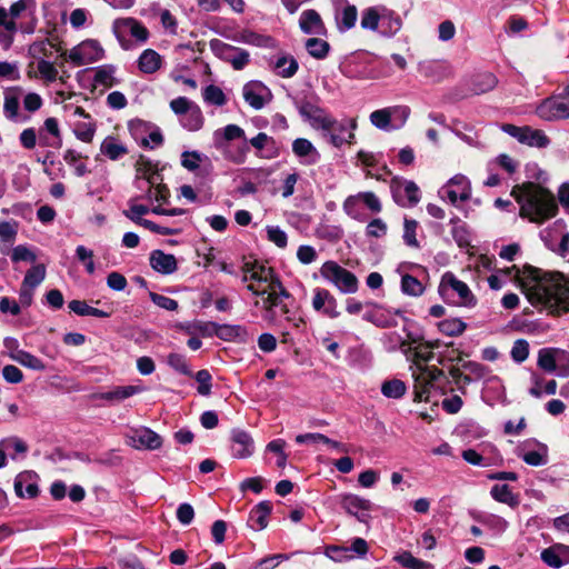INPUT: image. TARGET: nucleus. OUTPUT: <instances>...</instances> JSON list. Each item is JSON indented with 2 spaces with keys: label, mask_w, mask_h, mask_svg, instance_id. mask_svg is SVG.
Here are the masks:
<instances>
[{
  "label": "nucleus",
  "mask_w": 569,
  "mask_h": 569,
  "mask_svg": "<svg viewBox=\"0 0 569 569\" xmlns=\"http://www.w3.org/2000/svg\"><path fill=\"white\" fill-rule=\"evenodd\" d=\"M491 497L498 502L506 503L512 508L519 505V499L512 493L508 485H495L490 490Z\"/></svg>",
  "instance_id": "nucleus-44"
},
{
  "label": "nucleus",
  "mask_w": 569,
  "mask_h": 569,
  "mask_svg": "<svg viewBox=\"0 0 569 569\" xmlns=\"http://www.w3.org/2000/svg\"><path fill=\"white\" fill-rule=\"evenodd\" d=\"M440 192L456 206L459 201L463 202L470 199L471 183L466 176L458 173L441 188Z\"/></svg>",
  "instance_id": "nucleus-14"
},
{
  "label": "nucleus",
  "mask_w": 569,
  "mask_h": 569,
  "mask_svg": "<svg viewBox=\"0 0 569 569\" xmlns=\"http://www.w3.org/2000/svg\"><path fill=\"white\" fill-rule=\"evenodd\" d=\"M100 151L110 160H118L128 153V149L112 136L104 138L100 146Z\"/></svg>",
  "instance_id": "nucleus-39"
},
{
  "label": "nucleus",
  "mask_w": 569,
  "mask_h": 569,
  "mask_svg": "<svg viewBox=\"0 0 569 569\" xmlns=\"http://www.w3.org/2000/svg\"><path fill=\"white\" fill-rule=\"evenodd\" d=\"M14 492L19 498H34L38 496L39 488L37 482L32 480L31 472H20L14 478Z\"/></svg>",
  "instance_id": "nucleus-27"
},
{
  "label": "nucleus",
  "mask_w": 569,
  "mask_h": 569,
  "mask_svg": "<svg viewBox=\"0 0 569 569\" xmlns=\"http://www.w3.org/2000/svg\"><path fill=\"white\" fill-rule=\"evenodd\" d=\"M128 443L134 449H148L156 450L161 447V437L149 428H142L136 430L132 436L129 437Z\"/></svg>",
  "instance_id": "nucleus-23"
},
{
  "label": "nucleus",
  "mask_w": 569,
  "mask_h": 569,
  "mask_svg": "<svg viewBox=\"0 0 569 569\" xmlns=\"http://www.w3.org/2000/svg\"><path fill=\"white\" fill-rule=\"evenodd\" d=\"M158 178H159V176L156 173H152L147 178V183L149 184V189L146 194V198L150 199V200L154 199L156 201H159V202L160 201L166 202L169 198L168 188L163 184H157L154 190L152 189V187L157 183Z\"/></svg>",
  "instance_id": "nucleus-48"
},
{
  "label": "nucleus",
  "mask_w": 569,
  "mask_h": 569,
  "mask_svg": "<svg viewBox=\"0 0 569 569\" xmlns=\"http://www.w3.org/2000/svg\"><path fill=\"white\" fill-rule=\"evenodd\" d=\"M167 363L177 372L184 376H192V371L187 362V359L183 355L171 352L167 357Z\"/></svg>",
  "instance_id": "nucleus-55"
},
{
  "label": "nucleus",
  "mask_w": 569,
  "mask_h": 569,
  "mask_svg": "<svg viewBox=\"0 0 569 569\" xmlns=\"http://www.w3.org/2000/svg\"><path fill=\"white\" fill-rule=\"evenodd\" d=\"M247 289L251 291L253 295L263 297L266 293L271 295L274 293L278 297V300H281V298H289V292L286 290V288L282 286L281 281L278 277L273 279V281L270 283L269 287L259 288L253 283H249L247 286Z\"/></svg>",
  "instance_id": "nucleus-40"
},
{
  "label": "nucleus",
  "mask_w": 569,
  "mask_h": 569,
  "mask_svg": "<svg viewBox=\"0 0 569 569\" xmlns=\"http://www.w3.org/2000/svg\"><path fill=\"white\" fill-rule=\"evenodd\" d=\"M239 41L257 47H269L272 42V39L268 36H262L252 31L244 30L240 33Z\"/></svg>",
  "instance_id": "nucleus-57"
},
{
  "label": "nucleus",
  "mask_w": 569,
  "mask_h": 569,
  "mask_svg": "<svg viewBox=\"0 0 569 569\" xmlns=\"http://www.w3.org/2000/svg\"><path fill=\"white\" fill-rule=\"evenodd\" d=\"M439 293L443 299L452 300L463 307H473L477 302L468 284L459 280L453 273L446 272L439 284Z\"/></svg>",
  "instance_id": "nucleus-4"
},
{
  "label": "nucleus",
  "mask_w": 569,
  "mask_h": 569,
  "mask_svg": "<svg viewBox=\"0 0 569 569\" xmlns=\"http://www.w3.org/2000/svg\"><path fill=\"white\" fill-rule=\"evenodd\" d=\"M497 84L496 77L490 72L478 74L473 82V92L477 94L492 90Z\"/></svg>",
  "instance_id": "nucleus-53"
},
{
  "label": "nucleus",
  "mask_w": 569,
  "mask_h": 569,
  "mask_svg": "<svg viewBox=\"0 0 569 569\" xmlns=\"http://www.w3.org/2000/svg\"><path fill=\"white\" fill-rule=\"evenodd\" d=\"M217 147H222L223 141L230 142L237 139H242L247 142L244 130L238 124H228L222 129L216 130L213 133Z\"/></svg>",
  "instance_id": "nucleus-34"
},
{
  "label": "nucleus",
  "mask_w": 569,
  "mask_h": 569,
  "mask_svg": "<svg viewBox=\"0 0 569 569\" xmlns=\"http://www.w3.org/2000/svg\"><path fill=\"white\" fill-rule=\"evenodd\" d=\"M401 27V18L395 11L383 6L382 18L380 21L381 36L391 38L400 31Z\"/></svg>",
  "instance_id": "nucleus-30"
},
{
  "label": "nucleus",
  "mask_w": 569,
  "mask_h": 569,
  "mask_svg": "<svg viewBox=\"0 0 569 569\" xmlns=\"http://www.w3.org/2000/svg\"><path fill=\"white\" fill-rule=\"evenodd\" d=\"M395 201L401 207H415L420 201L419 187L413 181L392 184Z\"/></svg>",
  "instance_id": "nucleus-21"
},
{
  "label": "nucleus",
  "mask_w": 569,
  "mask_h": 569,
  "mask_svg": "<svg viewBox=\"0 0 569 569\" xmlns=\"http://www.w3.org/2000/svg\"><path fill=\"white\" fill-rule=\"evenodd\" d=\"M18 233L17 221H0V241L12 244Z\"/></svg>",
  "instance_id": "nucleus-61"
},
{
  "label": "nucleus",
  "mask_w": 569,
  "mask_h": 569,
  "mask_svg": "<svg viewBox=\"0 0 569 569\" xmlns=\"http://www.w3.org/2000/svg\"><path fill=\"white\" fill-rule=\"evenodd\" d=\"M39 140L46 147H57L60 144V129L56 118L46 119L43 128L39 131Z\"/></svg>",
  "instance_id": "nucleus-29"
},
{
  "label": "nucleus",
  "mask_w": 569,
  "mask_h": 569,
  "mask_svg": "<svg viewBox=\"0 0 569 569\" xmlns=\"http://www.w3.org/2000/svg\"><path fill=\"white\" fill-rule=\"evenodd\" d=\"M46 273L44 264H36L26 272L22 284L36 289L44 280Z\"/></svg>",
  "instance_id": "nucleus-52"
},
{
  "label": "nucleus",
  "mask_w": 569,
  "mask_h": 569,
  "mask_svg": "<svg viewBox=\"0 0 569 569\" xmlns=\"http://www.w3.org/2000/svg\"><path fill=\"white\" fill-rule=\"evenodd\" d=\"M305 46L308 53L316 59H325L330 51L329 42L318 37L307 39Z\"/></svg>",
  "instance_id": "nucleus-46"
},
{
  "label": "nucleus",
  "mask_w": 569,
  "mask_h": 569,
  "mask_svg": "<svg viewBox=\"0 0 569 569\" xmlns=\"http://www.w3.org/2000/svg\"><path fill=\"white\" fill-rule=\"evenodd\" d=\"M407 391L406 383L399 379L387 380L381 385V393L391 399H399Z\"/></svg>",
  "instance_id": "nucleus-49"
},
{
  "label": "nucleus",
  "mask_w": 569,
  "mask_h": 569,
  "mask_svg": "<svg viewBox=\"0 0 569 569\" xmlns=\"http://www.w3.org/2000/svg\"><path fill=\"white\" fill-rule=\"evenodd\" d=\"M401 290L408 296L419 297L423 293L425 288L417 278L410 274H405L401 278Z\"/></svg>",
  "instance_id": "nucleus-54"
},
{
  "label": "nucleus",
  "mask_w": 569,
  "mask_h": 569,
  "mask_svg": "<svg viewBox=\"0 0 569 569\" xmlns=\"http://www.w3.org/2000/svg\"><path fill=\"white\" fill-rule=\"evenodd\" d=\"M36 10V0H18L12 3L9 12L0 7V44L9 48L13 42V36L17 32L14 19L23 13L33 14Z\"/></svg>",
  "instance_id": "nucleus-3"
},
{
  "label": "nucleus",
  "mask_w": 569,
  "mask_h": 569,
  "mask_svg": "<svg viewBox=\"0 0 569 569\" xmlns=\"http://www.w3.org/2000/svg\"><path fill=\"white\" fill-rule=\"evenodd\" d=\"M74 136L82 142H91L96 133V122L90 118L73 124Z\"/></svg>",
  "instance_id": "nucleus-47"
},
{
  "label": "nucleus",
  "mask_w": 569,
  "mask_h": 569,
  "mask_svg": "<svg viewBox=\"0 0 569 569\" xmlns=\"http://www.w3.org/2000/svg\"><path fill=\"white\" fill-rule=\"evenodd\" d=\"M218 323L213 321H196L188 326L187 330L189 333H199L203 337L217 336Z\"/></svg>",
  "instance_id": "nucleus-56"
},
{
  "label": "nucleus",
  "mask_w": 569,
  "mask_h": 569,
  "mask_svg": "<svg viewBox=\"0 0 569 569\" xmlns=\"http://www.w3.org/2000/svg\"><path fill=\"white\" fill-rule=\"evenodd\" d=\"M161 56L152 49H146L138 59V68L142 73H154L161 68Z\"/></svg>",
  "instance_id": "nucleus-33"
},
{
  "label": "nucleus",
  "mask_w": 569,
  "mask_h": 569,
  "mask_svg": "<svg viewBox=\"0 0 569 569\" xmlns=\"http://www.w3.org/2000/svg\"><path fill=\"white\" fill-rule=\"evenodd\" d=\"M538 366L545 371L552 372L559 368V376H569V353L560 349H541L538 353Z\"/></svg>",
  "instance_id": "nucleus-12"
},
{
  "label": "nucleus",
  "mask_w": 569,
  "mask_h": 569,
  "mask_svg": "<svg viewBox=\"0 0 569 569\" xmlns=\"http://www.w3.org/2000/svg\"><path fill=\"white\" fill-rule=\"evenodd\" d=\"M293 103L303 120L309 122L313 129H329L333 124L331 116L313 101L302 98L295 99Z\"/></svg>",
  "instance_id": "nucleus-8"
},
{
  "label": "nucleus",
  "mask_w": 569,
  "mask_h": 569,
  "mask_svg": "<svg viewBox=\"0 0 569 569\" xmlns=\"http://www.w3.org/2000/svg\"><path fill=\"white\" fill-rule=\"evenodd\" d=\"M113 32L123 49H128V36L133 37L140 42H146L149 37V31L147 28L133 18L117 19L113 22Z\"/></svg>",
  "instance_id": "nucleus-11"
},
{
  "label": "nucleus",
  "mask_w": 569,
  "mask_h": 569,
  "mask_svg": "<svg viewBox=\"0 0 569 569\" xmlns=\"http://www.w3.org/2000/svg\"><path fill=\"white\" fill-rule=\"evenodd\" d=\"M331 121L333 124L329 129H322V131L329 134L330 142L335 147H341L343 143H352L357 120L343 119L342 121H337L331 117Z\"/></svg>",
  "instance_id": "nucleus-16"
},
{
  "label": "nucleus",
  "mask_w": 569,
  "mask_h": 569,
  "mask_svg": "<svg viewBox=\"0 0 569 569\" xmlns=\"http://www.w3.org/2000/svg\"><path fill=\"white\" fill-rule=\"evenodd\" d=\"M261 301H256V306H261V309L263 311L262 318L268 323H276L277 322V312L276 309L281 306V300H278V297L274 293L268 295L261 297Z\"/></svg>",
  "instance_id": "nucleus-37"
},
{
  "label": "nucleus",
  "mask_w": 569,
  "mask_h": 569,
  "mask_svg": "<svg viewBox=\"0 0 569 569\" xmlns=\"http://www.w3.org/2000/svg\"><path fill=\"white\" fill-rule=\"evenodd\" d=\"M418 71L431 82H441L452 74L451 66L445 60L422 61L418 64Z\"/></svg>",
  "instance_id": "nucleus-20"
},
{
  "label": "nucleus",
  "mask_w": 569,
  "mask_h": 569,
  "mask_svg": "<svg viewBox=\"0 0 569 569\" xmlns=\"http://www.w3.org/2000/svg\"><path fill=\"white\" fill-rule=\"evenodd\" d=\"M150 266L162 274H170L177 270V260L173 254L164 253L162 250H153L150 253Z\"/></svg>",
  "instance_id": "nucleus-26"
},
{
  "label": "nucleus",
  "mask_w": 569,
  "mask_h": 569,
  "mask_svg": "<svg viewBox=\"0 0 569 569\" xmlns=\"http://www.w3.org/2000/svg\"><path fill=\"white\" fill-rule=\"evenodd\" d=\"M439 328L445 335L453 337L459 336L465 331L466 323L460 319H449L441 321L439 323Z\"/></svg>",
  "instance_id": "nucleus-63"
},
{
  "label": "nucleus",
  "mask_w": 569,
  "mask_h": 569,
  "mask_svg": "<svg viewBox=\"0 0 569 569\" xmlns=\"http://www.w3.org/2000/svg\"><path fill=\"white\" fill-rule=\"evenodd\" d=\"M212 52L220 59L230 62L234 70L243 69L249 62V52L244 49L233 47L219 39L210 42Z\"/></svg>",
  "instance_id": "nucleus-10"
},
{
  "label": "nucleus",
  "mask_w": 569,
  "mask_h": 569,
  "mask_svg": "<svg viewBox=\"0 0 569 569\" xmlns=\"http://www.w3.org/2000/svg\"><path fill=\"white\" fill-rule=\"evenodd\" d=\"M395 560L408 569H433V565L413 557L409 551H403L396 556Z\"/></svg>",
  "instance_id": "nucleus-50"
},
{
  "label": "nucleus",
  "mask_w": 569,
  "mask_h": 569,
  "mask_svg": "<svg viewBox=\"0 0 569 569\" xmlns=\"http://www.w3.org/2000/svg\"><path fill=\"white\" fill-rule=\"evenodd\" d=\"M148 212L149 208L147 206L137 204L132 201L129 202V209L123 210V214L139 226H142V222L147 221V219H143L142 216L147 214Z\"/></svg>",
  "instance_id": "nucleus-59"
},
{
  "label": "nucleus",
  "mask_w": 569,
  "mask_h": 569,
  "mask_svg": "<svg viewBox=\"0 0 569 569\" xmlns=\"http://www.w3.org/2000/svg\"><path fill=\"white\" fill-rule=\"evenodd\" d=\"M293 153L301 159L303 164H315L318 162L320 154L315 146L305 138H298L292 142Z\"/></svg>",
  "instance_id": "nucleus-25"
},
{
  "label": "nucleus",
  "mask_w": 569,
  "mask_h": 569,
  "mask_svg": "<svg viewBox=\"0 0 569 569\" xmlns=\"http://www.w3.org/2000/svg\"><path fill=\"white\" fill-rule=\"evenodd\" d=\"M529 278L521 282V288L531 305L541 306L555 317L569 312L568 277L560 272L532 269Z\"/></svg>",
  "instance_id": "nucleus-1"
},
{
  "label": "nucleus",
  "mask_w": 569,
  "mask_h": 569,
  "mask_svg": "<svg viewBox=\"0 0 569 569\" xmlns=\"http://www.w3.org/2000/svg\"><path fill=\"white\" fill-rule=\"evenodd\" d=\"M64 56L74 66L79 67L101 60L104 56V50L97 40L89 39L73 47Z\"/></svg>",
  "instance_id": "nucleus-9"
},
{
  "label": "nucleus",
  "mask_w": 569,
  "mask_h": 569,
  "mask_svg": "<svg viewBox=\"0 0 569 569\" xmlns=\"http://www.w3.org/2000/svg\"><path fill=\"white\" fill-rule=\"evenodd\" d=\"M320 274L342 293H355L358 290L359 282L356 274L336 261H326L320 268Z\"/></svg>",
  "instance_id": "nucleus-5"
},
{
  "label": "nucleus",
  "mask_w": 569,
  "mask_h": 569,
  "mask_svg": "<svg viewBox=\"0 0 569 569\" xmlns=\"http://www.w3.org/2000/svg\"><path fill=\"white\" fill-rule=\"evenodd\" d=\"M358 11L356 6L347 4L339 14H337V27L339 31L345 32L356 26Z\"/></svg>",
  "instance_id": "nucleus-43"
},
{
  "label": "nucleus",
  "mask_w": 569,
  "mask_h": 569,
  "mask_svg": "<svg viewBox=\"0 0 569 569\" xmlns=\"http://www.w3.org/2000/svg\"><path fill=\"white\" fill-rule=\"evenodd\" d=\"M383 6L369 7L362 10L360 26L365 30L377 31L380 27Z\"/></svg>",
  "instance_id": "nucleus-35"
},
{
  "label": "nucleus",
  "mask_w": 569,
  "mask_h": 569,
  "mask_svg": "<svg viewBox=\"0 0 569 569\" xmlns=\"http://www.w3.org/2000/svg\"><path fill=\"white\" fill-rule=\"evenodd\" d=\"M68 307L78 316H92L97 318H107L110 316L109 312L93 308L82 300H71Z\"/></svg>",
  "instance_id": "nucleus-45"
},
{
  "label": "nucleus",
  "mask_w": 569,
  "mask_h": 569,
  "mask_svg": "<svg viewBox=\"0 0 569 569\" xmlns=\"http://www.w3.org/2000/svg\"><path fill=\"white\" fill-rule=\"evenodd\" d=\"M0 447L6 451L13 450L16 455H24L28 451L27 443L16 436L1 439Z\"/></svg>",
  "instance_id": "nucleus-58"
},
{
  "label": "nucleus",
  "mask_w": 569,
  "mask_h": 569,
  "mask_svg": "<svg viewBox=\"0 0 569 569\" xmlns=\"http://www.w3.org/2000/svg\"><path fill=\"white\" fill-rule=\"evenodd\" d=\"M289 556L286 553H277L268 556L254 563L253 569H274L282 561L288 560Z\"/></svg>",
  "instance_id": "nucleus-64"
},
{
  "label": "nucleus",
  "mask_w": 569,
  "mask_h": 569,
  "mask_svg": "<svg viewBox=\"0 0 569 569\" xmlns=\"http://www.w3.org/2000/svg\"><path fill=\"white\" fill-rule=\"evenodd\" d=\"M244 101L253 109L260 110L271 99L270 90L260 81H250L243 86Z\"/></svg>",
  "instance_id": "nucleus-19"
},
{
  "label": "nucleus",
  "mask_w": 569,
  "mask_h": 569,
  "mask_svg": "<svg viewBox=\"0 0 569 569\" xmlns=\"http://www.w3.org/2000/svg\"><path fill=\"white\" fill-rule=\"evenodd\" d=\"M223 341L244 343L248 341V330L240 325H219L217 327V336Z\"/></svg>",
  "instance_id": "nucleus-28"
},
{
  "label": "nucleus",
  "mask_w": 569,
  "mask_h": 569,
  "mask_svg": "<svg viewBox=\"0 0 569 569\" xmlns=\"http://www.w3.org/2000/svg\"><path fill=\"white\" fill-rule=\"evenodd\" d=\"M536 112L547 121L569 119V86L563 93L545 99Z\"/></svg>",
  "instance_id": "nucleus-7"
},
{
  "label": "nucleus",
  "mask_w": 569,
  "mask_h": 569,
  "mask_svg": "<svg viewBox=\"0 0 569 569\" xmlns=\"http://www.w3.org/2000/svg\"><path fill=\"white\" fill-rule=\"evenodd\" d=\"M9 356L13 361L29 369L38 371H42L46 369V366L41 359L22 349L16 348L10 352Z\"/></svg>",
  "instance_id": "nucleus-38"
},
{
  "label": "nucleus",
  "mask_w": 569,
  "mask_h": 569,
  "mask_svg": "<svg viewBox=\"0 0 569 569\" xmlns=\"http://www.w3.org/2000/svg\"><path fill=\"white\" fill-rule=\"evenodd\" d=\"M299 28L306 34L326 36L327 28L315 9H307L299 17Z\"/></svg>",
  "instance_id": "nucleus-24"
},
{
  "label": "nucleus",
  "mask_w": 569,
  "mask_h": 569,
  "mask_svg": "<svg viewBox=\"0 0 569 569\" xmlns=\"http://www.w3.org/2000/svg\"><path fill=\"white\" fill-rule=\"evenodd\" d=\"M116 67L112 64H103L96 69L93 83L96 87L111 88L117 81L114 78Z\"/></svg>",
  "instance_id": "nucleus-42"
},
{
  "label": "nucleus",
  "mask_w": 569,
  "mask_h": 569,
  "mask_svg": "<svg viewBox=\"0 0 569 569\" xmlns=\"http://www.w3.org/2000/svg\"><path fill=\"white\" fill-rule=\"evenodd\" d=\"M502 130L509 136L516 138L520 143L529 147L545 148L550 140L542 130L532 129L530 127H517L515 124H503Z\"/></svg>",
  "instance_id": "nucleus-13"
},
{
  "label": "nucleus",
  "mask_w": 569,
  "mask_h": 569,
  "mask_svg": "<svg viewBox=\"0 0 569 569\" xmlns=\"http://www.w3.org/2000/svg\"><path fill=\"white\" fill-rule=\"evenodd\" d=\"M196 381L198 382L197 391L201 396H209L211 393L212 388V377L211 373L207 369L199 370L196 376Z\"/></svg>",
  "instance_id": "nucleus-60"
},
{
  "label": "nucleus",
  "mask_w": 569,
  "mask_h": 569,
  "mask_svg": "<svg viewBox=\"0 0 569 569\" xmlns=\"http://www.w3.org/2000/svg\"><path fill=\"white\" fill-rule=\"evenodd\" d=\"M219 148L222 150L223 157L236 164L244 163L249 153L248 142L241 144L222 143V147Z\"/></svg>",
  "instance_id": "nucleus-36"
},
{
  "label": "nucleus",
  "mask_w": 569,
  "mask_h": 569,
  "mask_svg": "<svg viewBox=\"0 0 569 569\" xmlns=\"http://www.w3.org/2000/svg\"><path fill=\"white\" fill-rule=\"evenodd\" d=\"M511 196L519 204V216L530 222L541 224L558 212L553 193L539 183L517 184L512 188Z\"/></svg>",
  "instance_id": "nucleus-2"
},
{
  "label": "nucleus",
  "mask_w": 569,
  "mask_h": 569,
  "mask_svg": "<svg viewBox=\"0 0 569 569\" xmlns=\"http://www.w3.org/2000/svg\"><path fill=\"white\" fill-rule=\"evenodd\" d=\"M312 292L311 306L315 311L330 319H336L340 316L337 299L329 290L317 287Z\"/></svg>",
  "instance_id": "nucleus-17"
},
{
  "label": "nucleus",
  "mask_w": 569,
  "mask_h": 569,
  "mask_svg": "<svg viewBox=\"0 0 569 569\" xmlns=\"http://www.w3.org/2000/svg\"><path fill=\"white\" fill-rule=\"evenodd\" d=\"M298 61L292 56H281L273 64V70L282 78L293 77L298 71Z\"/></svg>",
  "instance_id": "nucleus-41"
},
{
  "label": "nucleus",
  "mask_w": 569,
  "mask_h": 569,
  "mask_svg": "<svg viewBox=\"0 0 569 569\" xmlns=\"http://www.w3.org/2000/svg\"><path fill=\"white\" fill-rule=\"evenodd\" d=\"M339 501L346 512L356 517L360 522L367 523L369 521V512L373 507L370 500L357 495L345 493L339 497Z\"/></svg>",
  "instance_id": "nucleus-15"
},
{
  "label": "nucleus",
  "mask_w": 569,
  "mask_h": 569,
  "mask_svg": "<svg viewBox=\"0 0 569 569\" xmlns=\"http://www.w3.org/2000/svg\"><path fill=\"white\" fill-rule=\"evenodd\" d=\"M181 124L189 131H197L202 127L203 117L197 104L181 118Z\"/></svg>",
  "instance_id": "nucleus-51"
},
{
  "label": "nucleus",
  "mask_w": 569,
  "mask_h": 569,
  "mask_svg": "<svg viewBox=\"0 0 569 569\" xmlns=\"http://www.w3.org/2000/svg\"><path fill=\"white\" fill-rule=\"evenodd\" d=\"M144 390L146 388L142 386H119L112 390L100 393L98 398L110 402H120Z\"/></svg>",
  "instance_id": "nucleus-31"
},
{
  "label": "nucleus",
  "mask_w": 569,
  "mask_h": 569,
  "mask_svg": "<svg viewBox=\"0 0 569 569\" xmlns=\"http://www.w3.org/2000/svg\"><path fill=\"white\" fill-rule=\"evenodd\" d=\"M410 109L406 106H395L376 110L370 113V122L380 130L400 129L407 121Z\"/></svg>",
  "instance_id": "nucleus-6"
},
{
  "label": "nucleus",
  "mask_w": 569,
  "mask_h": 569,
  "mask_svg": "<svg viewBox=\"0 0 569 569\" xmlns=\"http://www.w3.org/2000/svg\"><path fill=\"white\" fill-rule=\"evenodd\" d=\"M272 510V506L269 501L259 502L249 515V525L254 530H262L268 525V516Z\"/></svg>",
  "instance_id": "nucleus-32"
},
{
  "label": "nucleus",
  "mask_w": 569,
  "mask_h": 569,
  "mask_svg": "<svg viewBox=\"0 0 569 569\" xmlns=\"http://www.w3.org/2000/svg\"><path fill=\"white\" fill-rule=\"evenodd\" d=\"M231 452L234 458L243 459L253 453L254 442L252 437L244 430L233 429L231 431Z\"/></svg>",
  "instance_id": "nucleus-22"
},
{
  "label": "nucleus",
  "mask_w": 569,
  "mask_h": 569,
  "mask_svg": "<svg viewBox=\"0 0 569 569\" xmlns=\"http://www.w3.org/2000/svg\"><path fill=\"white\" fill-rule=\"evenodd\" d=\"M276 278L273 270L271 268H267L257 261L246 262L243 266V276L242 281L256 284L259 288L269 287L270 283Z\"/></svg>",
  "instance_id": "nucleus-18"
},
{
  "label": "nucleus",
  "mask_w": 569,
  "mask_h": 569,
  "mask_svg": "<svg viewBox=\"0 0 569 569\" xmlns=\"http://www.w3.org/2000/svg\"><path fill=\"white\" fill-rule=\"evenodd\" d=\"M203 99L208 103L214 104V106H223L226 103V96L223 91L213 84H210L204 88L203 90Z\"/></svg>",
  "instance_id": "nucleus-62"
}]
</instances>
